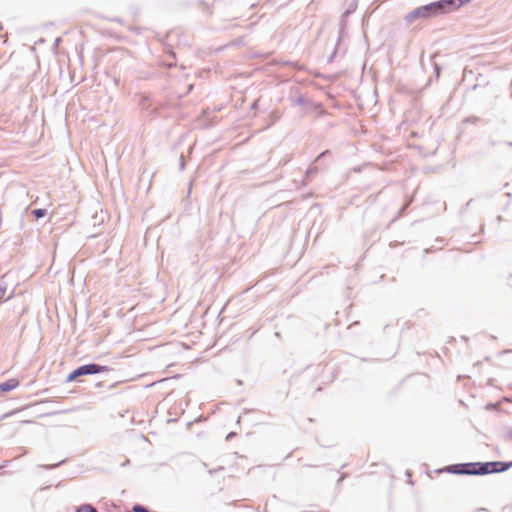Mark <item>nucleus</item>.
<instances>
[{"mask_svg": "<svg viewBox=\"0 0 512 512\" xmlns=\"http://www.w3.org/2000/svg\"><path fill=\"white\" fill-rule=\"evenodd\" d=\"M471 0H437L426 5L419 6L404 17L407 23L415 20H428L443 14L453 12Z\"/></svg>", "mask_w": 512, "mask_h": 512, "instance_id": "nucleus-1", "label": "nucleus"}, {"mask_svg": "<svg viewBox=\"0 0 512 512\" xmlns=\"http://www.w3.org/2000/svg\"><path fill=\"white\" fill-rule=\"evenodd\" d=\"M112 368L106 365H101L98 363H88L81 365L74 370H72L67 378L66 382H73L79 380L80 377L88 376V375H96L103 372H109Z\"/></svg>", "mask_w": 512, "mask_h": 512, "instance_id": "nucleus-2", "label": "nucleus"}, {"mask_svg": "<svg viewBox=\"0 0 512 512\" xmlns=\"http://www.w3.org/2000/svg\"><path fill=\"white\" fill-rule=\"evenodd\" d=\"M512 467V461H487L475 462L476 476H484L493 473H501Z\"/></svg>", "mask_w": 512, "mask_h": 512, "instance_id": "nucleus-3", "label": "nucleus"}, {"mask_svg": "<svg viewBox=\"0 0 512 512\" xmlns=\"http://www.w3.org/2000/svg\"><path fill=\"white\" fill-rule=\"evenodd\" d=\"M437 472H446L455 475L476 476L475 462H465L447 465L442 469H438Z\"/></svg>", "mask_w": 512, "mask_h": 512, "instance_id": "nucleus-4", "label": "nucleus"}, {"mask_svg": "<svg viewBox=\"0 0 512 512\" xmlns=\"http://www.w3.org/2000/svg\"><path fill=\"white\" fill-rule=\"evenodd\" d=\"M347 40H348V34H339V36L334 44L333 51L339 57H343L348 50Z\"/></svg>", "mask_w": 512, "mask_h": 512, "instance_id": "nucleus-5", "label": "nucleus"}, {"mask_svg": "<svg viewBox=\"0 0 512 512\" xmlns=\"http://www.w3.org/2000/svg\"><path fill=\"white\" fill-rule=\"evenodd\" d=\"M20 382L16 378L8 379L5 382L0 383V395L10 392L19 386Z\"/></svg>", "mask_w": 512, "mask_h": 512, "instance_id": "nucleus-6", "label": "nucleus"}, {"mask_svg": "<svg viewBox=\"0 0 512 512\" xmlns=\"http://www.w3.org/2000/svg\"><path fill=\"white\" fill-rule=\"evenodd\" d=\"M75 512H99L92 504L85 503L77 507Z\"/></svg>", "mask_w": 512, "mask_h": 512, "instance_id": "nucleus-7", "label": "nucleus"}, {"mask_svg": "<svg viewBox=\"0 0 512 512\" xmlns=\"http://www.w3.org/2000/svg\"><path fill=\"white\" fill-rule=\"evenodd\" d=\"M31 215L37 220L41 219L47 215V209H45V208L34 209L31 211Z\"/></svg>", "mask_w": 512, "mask_h": 512, "instance_id": "nucleus-8", "label": "nucleus"}, {"mask_svg": "<svg viewBox=\"0 0 512 512\" xmlns=\"http://www.w3.org/2000/svg\"><path fill=\"white\" fill-rule=\"evenodd\" d=\"M6 291H7V285L1 284L0 285V303L9 300L13 296L14 291H12L10 293V295L7 298H5Z\"/></svg>", "mask_w": 512, "mask_h": 512, "instance_id": "nucleus-9", "label": "nucleus"}, {"mask_svg": "<svg viewBox=\"0 0 512 512\" xmlns=\"http://www.w3.org/2000/svg\"><path fill=\"white\" fill-rule=\"evenodd\" d=\"M356 9H357V1L353 0L348 4V7L346 8L344 14H346V16H350L352 13H354L356 11Z\"/></svg>", "mask_w": 512, "mask_h": 512, "instance_id": "nucleus-10", "label": "nucleus"}, {"mask_svg": "<svg viewBox=\"0 0 512 512\" xmlns=\"http://www.w3.org/2000/svg\"><path fill=\"white\" fill-rule=\"evenodd\" d=\"M349 16H346V14H342L340 21H339V32H344L347 29V19Z\"/></svg>", "mask_w": 512, "mask_h": 512, "instance_id": "nucleus-11", "label": "nucleus"}, {"mask_svg": "<svg viewBox=\"0 0 512 512\" xmlns=\"http://www.w3.org/2000/svg\"><path fill=\"white\" fill-rule=\"evenodd\" d=\"M243 45H245L244 38L243 37H238L235 40H233L230 43H228L225 47H240V46H243Z\"/></svg>", "mask_w": 512, "mask_h": 512, "instance_id": "nucleus-12", "label": "nucleus"}, {"mask_svg": "<svg viewBox=\"0 0 512 512\" xmlns=\"http://www.w3.org/2000/svg\"><path fill=\"white\" fill-rule=\"evenodd\" d=\"M140 107L143 110H148L150 108V99L148 96L143 95L139 102Z\"/></svg>", "mask_w": 512, "mask_h": 512, "instance_id": "nucleus-13", "label": "nucleus"}, {"mask_svg": "<svg viewBox=\"0 0 512 512\" xmlns=\"http://www.w3.org/2000/svg\"><path fill=\"white\" fill-rule=\"evenodd\" d=\"M292 101H293V105H295V106H304L307 103L303 94H299L298 97L293 99Z\"/></svg>", "mask_w": 512, "mask_h": 512, "instance_id": "nucleus-14", "label": "nucleus"}, {"mask_svg": "<svg viewBox=\"0 0 512 512\" xmlns=\"http://www.w3.org/2000/svg\"><path fill=\"white\" fill-rule=\"evenodd\" d=\"M66 462V460H62L58 463H55V464H46V465H40L39 467L40 468H43L45 470H53L59 466H61L62 464H64Z\"/></svg>", "mask_w": 512, "mask_h": 512, "instance_id": "nucleus-15", "label": "nucleus"}, {"mask_svg": "<svg viewBox=\"0 0 512 512\" xmlns=\"http://www.w3.org/2000/svg\"><path fill=\"white\" fill-rule=\"evenodd\" d=\"M318 169L317 167H312L310 166L307 170H306V173H305V177L306 178H309L311 175L317 173Z\"/></svg>", "mask_w": 512, "mask_h": 512, "instance_id": "nucleus-16", "label": "nucleus"}, {"mask_svg": "<svg viewBox=\"0 0 512 512\" xmlns=\"http://www.w3.org/2000/svg\"><path fill=\"white\" fill-rule=\"evenodd\" d=\"M479 117H476V116H471V117H467L465 119V122H469V123H472V124H476L477 122H479Z\"/></svg>", "mask_w": 512, "mask_h": 512, "instance_id": "nucleus-17", "label": "nucleus"}, {"mask_svg": "<svg viewBox=\"0 0 512 512\" xmlns=\"http://www.w3.org/2000/svg\"><path fill=\"white\" fill-rule=\"evenodd\" d=\"M330 154H331L330 150H325V151L321 152V153L317 156V158H316V160H315V161H319L320 159H322V158H324V157H326V156H328V155H330Z\"/></svg>", "mask_w": 512, "mask_h": 512, "instance_id": "nucleus-18", "label": "nucleus"}, {"mask_svg": "<svg viewBox=\"0 0 512 512\" xmlns=\"http://www.w3.org/2000/svg\"><path fill=\"white\" fill-rule=\"evenodd\" d=\"M162 65L166 68V69H171L173 67L176 66V62H163Z\"/></svg>", "mask_w": 512, "mask_h": 512, "instance_id": "nucleus-19", "label": "nucleus"}, {"mask_svg": "<svg viewBox=\"0 0 512 512\" xmlns=\"http://www.w3.org/2000/svg\"><path fill=\"white\" fill-rule=\"evenodd\" d=\"M336 57H338V55L334 51H332V53L327 58V62L332 63Z\"/></svg>", "mask_w": 512, "mask_h": 512, "instance_id": "nucleus-20", "label": "nucleus"}, {"mask_svg": "<svg viewBox=\"0 0 512 512\" xmlns=\"http://www.w3.org/2000/svg\"><path fill=\"white\" fill-rule=\"evenodd\" d=\"M8 40V34H0V43L5 44Z\"/></svg>", "mask_w": 512, "mask_h": 512, "instance_id": "nucleus-21", "label": "nucleus"}, {"mask_svg": "<svg viewBox=\"0 0 512 512\" xmlns=\"http://www.w3.org/2000/svg\"><path fill=\"white\" fill-rule=\"evenodd\" d=\"M434 71L437 77L440 76L441 67L438 64H434Z\"/></svg>", "mask_w": 512, "mask_h": 512, "instance_id": "nucleus-22", "label": "nucleus"}, {"mask_svg": "<svg viewBox=\"0 0 512 512\" xmlns=\"http://www.w3.org/2000/svg\"><path fill=\"white\" fill-rule=\"evenodd\" d=\"M179 160H180V164H179L180 170H183L185 168L184 156L181 155Z\"/></svg>", "mask_w": 512, "mask_h": 512, "instance_id": "nucleus-23", "label": "nucleus"}, {"mask_svg": "<svg viewBox=\"0 0 512 512\" xmlns=\"http://www.w3.org/2000/svg\"><path fill=\"white\" fill-rule=\"evenodd\" d=\"M236 435H237V433H236V432L231 431V432H229V433L227 434V436H226V440H231V439H232V438H234Z\"/></svg>", "mask_w": 512, "mask_h": 512, "instance_id": "nucleus-24", "label": "nucleus"}, {"mask_svg": "<svg viewBox=\"0 0 512 512\" xmlns=\"http://www.w3.org/2000/svg\"><path fill=\"white\" fill-rule=\"evenodd\" d=\"M158 35H159V36H161V37H159V40H160V41H164V39L168 38V36H169V34H168V33H165V34H158Z\"/></svg>", "mask_w": 512, "mask_h": 512, "instance_id": "nucleus-25", "label": "nucleus"}, {"mask_svg": "<svg viewBox=\"0 0 512 512\" xmlns=\"http://www.w3.org/2000/svg\"><path fill=\"white\" fill-rule=\"evenodd\" d=\"M505 437H506V439H508V438H509V439H512V429H509V430L507 431V433H506V436H505Z\"/></svg>", "mask_w": 512, "mask_h": 512, "instance_id": "nucleus-26", "label": "nucleus"}, {"mask_svg": "<svg viewBox=\"0 0 512 512\" xmlns=\"http://www.w3.org/2000/svg\"><path fill=\"white\" fill-rule=\"evenodd\" d=\"M494 408H495V404H493V403H488L486 405V409H488V410H491V409H494Z\"/></svg>", "mask_w": 512, "mask_h": 512, "instance_id": "nucleus-27", "label": "nucleus"}, {"mask_svg": "<svg viewBox=\"0 0 512 512\" xmlns=\"http://www.w3.org/2000/svg\"><path fill=\"white\" fill-rule=\"evenodd\" d=\"M218 470H224V467H219L218 469L210 470L209 473L212 475L213 473L217 472Z\"/></svg>", "mask_w": 512, "mask_h": 512, "instance_id": "nucleus-28", "label": "nucleus"}, {"mask_svg": "<svg viewBox=\"0 0 512 512\" xmlns=\"http://www.w3.org/2000/svg\"><path fill=\"white\" fill-rule=\"evenodd\" d=\"M363 38H364L365 42L367 43V45L369 46V40H368V37H367V33L363 34Z\"/></svg>", "mask_w": 512, "mask_h": 512, "instance_id": "nucleus-29", "label": "nucleus"}, {"mask_svg": "<svg viewBox=\"0 0 512 512\" xmlns=\"http://www.w3.org/2000/svg\"><path fill=\"white\" fill-rule=\"evenodd\" d=\"M60 41H61V38H56L54 41V46H57Z\"/></svg>", "mask_w": 512, "mask_h": 512, "instance_id": "nucleus-30", "label": "nucleus"}, {"mask_svg": "<svg viewBox=\"0 0 512 512\" xmlns=\"http://www.w3.org/2000/svg\"><path fill=\"white\" fill-rule=\"evenodd\" d=\"M169 53H170V55H172L173 57H175V53H174L173 51L169 50Z\"/></svg>", "mask_w": 512, "mask_h": 512, "instance_id": "nucleus-31", "label": "nucleus"}, {"mask_svg": "<svg viewBox=\"0 0 512 512\" xmlns=\"http://www.w3.org/2000/svg\"><path fill=\"white\" fill-rule=\"evenodd\" d=\"M54 24L51 22L49 24H47L45 27L48 28L49 26H53Z\"/></svg>", "mask_w": 512, "mask_h": 512, "instance_id": "nucleus-32", "label": "nucleus"}, {"mask_svg": "<svg viewBox=\"0 0 512 512\" xmlns=\"http://www.w3.org/2000/svg\"><path fill=\"white\" fill-rule=\"evenodd\" d=\"M101 384H102L101 382H98V383H96V384H95V386H96V387H100V386H101Z\"/></svg>", "mask_w": 512, "mask_h": 512, "instance_id": "nucleus-33", "label": "nucleus"}, {"mask_svg": "<svg viewBox=\"0 0 512 512\" xmlns=\"http://www.w3.org/2000/svg\"><path fill=\"white\" fill-rule=\"evenodd\" d=\"M283 65H287V64H290L289 61H285V62H282Z\"/></svg>", "mask_w": 512, "mask_h": 512, "instance_id": "nucleus-34", "label": "nucleus"}, {"mask_svg": "<svg viewBox=\"0 0 512 512\" xmlns=\"http://www.w3.org/2000/svg\"><path fill=\"white\" fill-rule=\"evenodd\" d=\"M403 210H405V207H402V209L400 210L399 214H401L403 212Z\"/></svg>", "mask_w": 512, "mask_h": 512, "instance_id": "nucleus-35", "label": "nucleus"}, {"mask_svg": "<svg viewBox=\"0 0 512 512\" xmlns=\"http://www.w3.org/2000/svg\"><path fill=\"white\" fill-rule=\"evenodd\" d=\"M248 412H250V410H248V409H244V413H245V414H246V413H248Z\"/></svg>", "mask_w": 512, "mask_h": 512, "instance_id": "nucleus-36", "label": "nucleus"}, {"mask_svg": "<svg viewBox=\"0 0 512 512\" xmlns=\"http://www.w3.org/2000/svg\"><path fill=\"white\" fill-rule=\"evenodd\" d=\"M240 420H241V416L238 417L237 423H240Z\"/></svg>", "mask_w": 512, "mask_h": 512, "instance_id": "nucleus-37", "label": "nucleus"}, {"mask_svg": "<svg viewBox=\"0 0 512 512\" xmlns=\"http://www.w3.org/2000/svg\"><path fill=\"white\" fill-rule=\"evenodd\" d=\"M508 145H509L510 147H512V142H509V143H508Z\"/></svg>", "mask_w": 512, "mask_h": 512, "instance_id": "nucleus-38", "label": "nucleus"}, {"mask_svg": "<svg viewBox=\"0 0 512 512\" xmlns=\"http://www.w3.org/2000/svg\"><path fill=\"white\" fill-rule=\"evenodd\" d=\"M510 51L512 52V44H511V47H510Z\"/></svg>", "mask_w": 512, "mask_h": 512, "instance_id": "nucleus-39", "label": "nucleus"}]
</instances>
